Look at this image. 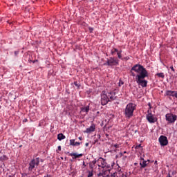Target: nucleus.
Segmentation results:
<instances>
[{
	"label": "nucleus",
	"instance_id": "f03ea898",
	"mask_svg": "<svg viewBox=\"0 0 177 177\" xmlns=\"http://www.w3.org/2000/svg\"><path fill=\"white\" fill-rule=\"evenodd\" d=\"M136 110V104L132 102L129 103L124 109V115L126 118L133 117V112Z\"/></svg>",
	"mask_w": 177,
	"mask_h": 177
},
{
	"label": "nucleus",
	"instance_id": "bb28decb",
	"mask_svg": "<svg viewBox=\"0 0 177 177\" xmlns=\"http://www.w3.org/2000/svg\"><path fill=\"white\" fill-rule=\"evenodd\" d=\"M140 147H142V145H141V144L137 145V146L136 147V149H139V148H140Z\"/></svg>",
	"mask_w": 177,
	"mask_h": 177
},
{
	"label": "nucleus",
	"instance_id": "412c9836",
	"mask_svg": "<svg viewBox=\"0 0 177 177\" xmlns=\"http://www.w3.org/2000/svg\"><path fill=\"white\" fill-rule=\"evenodd\" d=\"M116 52H117V53H118V49L113 48V50H111V53L113 56H114V55L115 54Z\"/></svg>",
	"mask_w": 177,
	"mask_h": 177
},
{
	"label": "nucleus",
	"instance_id": "cd10ccee",
	"mask_svg": "<svg viewBox=\"0 0 177 177\" xmlns=\"http://www.w3.org/2000/svg\"><path fill=\"white\" fill-rule=\"evenodd\" d=\"M98 176H103V177H104L103 172L99 173V174H98Z\"/></svg>",
	"mask_w": 177,
	"mask_h": 177
},
{
	"label": "nucleus",
	"instance_id": "4468645a",
	"mask_svg": "<svg viewBox=\"0 0 177 177\" xmlns=\"http://www.w3.org/2000/svg\"><path fill=\"white\" fill-rule=\"evenodd\" d=\"M150 162V160H144L142 162H140V168H146L147 167V165Z\"/></svg>",
	"mask_w": 177,
	"mask_h": 177
},
{
	"label": "nucleus",
	"instance_id": "e433bc0d",
	"mask_svg": "<svg viewBox=\"0 0 177 177\" xmlns=\"http://www.w3.org/2000/svg\"><path fill=\"white\" fill-rule=\"evenodd\" d=\"M78 139H79L80 140H82V137H79Z\"/></svg>",
	"mask_w": 177,
	"mask_h": 177
},
{
	"label": "nucleus",
	"instance_id": "6ab92c4d",
	"mask_svg": "<svg viewBox=\"0 0 177 177\" xmlns=\"http://www.w3.org/2000/svg\"><path fill=\"white\" fill-rule=\"evenodd\" d=\"M57 139L58 140H63L64 139H66V136H64L63 133H59L57 135Z\"/></svg>",
	"mask_w": 177,
	"mask_h": 177
},
{
	"label": "nucleus",
	"instance_id": "79ce46f5",
	"mask_svg": "<svg viewBox=\"0 0 177 177\" xmlns=\"http://www.w3.org/2000/svg\"><path fill=\"white\" fill-rule=\"evenodd\" d=\"M106 138H109V134H106Z\"/></svg>",
	"mask_w": 177,
	"mask_h": 177
},
{
	"label": "nucleus",
	"instance_id": "c03bdc74",
	"mask_svg": "<svg viewBox=\"0 0 177 177\" xmlns=\"http://www.w3.org/2000/svg\"><path fill=\"white\" fill-rule=\"evenodd\" d=\"M124 153H127V151H124Z\"/></svg>",
	"mask_w": 177,
	"mask_h": 177
},
{
	"label": "nucleus",
	"instance_id": "37998d69",
	"mask_svg": "<svg viewBox=\"0 0 177 177\" xmlns=\"http://www.w3.org/2000/svg\"><path fill=\"white\" fill-rule=\"evenodd\" d=\"M137 132H138V130H136V131H135V133H136Z\"/></svg>",
	"mask_w": 177,
	"mask_h": 177
},
{
	"label": "nucleus",
	"instance_id": "1a4fd4ad",
	"mask_svg": "<svg viewBox=\"0 0 177 177\" xmlns=\"http://www.w3.org/2000/svg\"><path fill=\"white\" fill-rule=\"evenodd\" d=\"M147 120L150 122V124H154L157 121V118H156L154 116H153V114L151 113H149L147 115Z\"/></svg>",
	"mask_w": 177,
	"mask_h": 177
},
{
	"label": "nucleus",
	"instance_id": "473e14b6",
	"mask_svg": "<svg viewBox=\"0 0 177 177\" xmlns=\"http://www.w3.org/2000/svg\"><path fill=\"white\" fill-rule=\"evenodd\" d=\"M85 146H86V147H88L89 146V143L86 142V143L85 144Z\"/></svg>",
	"mask_w": 177,
	"mask_h": 177
},
{
	"label": "nucleus",
	"instance_id": "a878e982",
	"mask_svg": "<svg viewBox=\"0 0 177 177\" xmlns=\"http://www.w3.org/2000/svg\"><path fill=\"white\" fill-rule=\"evenodd\" d=\"M114 147H115V149H118V147H120V145H118V144H115V145H114Z\"/></svg>",
	"mask_w": 177,
	"mask_h": 177
},
{
	"label": "nucleus",
	"instance_id": "a19ab883",
	"mask_svg": "<svg viewBox=\"0 0 177 177\" xmlns=\"http://www.w3.org/2000/svg\"><path fill=\"white\" fill-rule=\"evenodd\" d=\"M134 165H136V166L138 165V162H135Z\"/></svg>",
	"mask_w": 177,
	"mask_h": 177
},
{
	"label": "nucleus",
	"instance_id": "c9c22d12",
	"mask_svg": "<svg viewBox=\"0 0 177 177\" xmlns=\"http://www.w3.org/2000/svg\"><path fill=\"white\" fill-rule=\"evenodd\" d=\"M148 106H149V109H151V104H150V103L148 104Z\"/></svg>",
	"mask_w": 177,
	"mask_h": 177
},
{
	"label": "nucleus",
	"instance_id": "6e6552de",
	"mask_svg": "<svg viewBox=\"0 0 177 177\" xmlns=\"http://www.w3.org/2000/svg\"><path fill=\"white\" fill-rule=\"evenodd\" d=\"M158 140L161 146H167L168 145V138L165 136H160Z\"/></svg>",
	"mask_w": 177,
	"mask_h": 177
},
{
	"label": "nucleus",
	"instance_id": "aec40b11",
	"mask_svg": "<svg viewBox=\"0 0 177 177\" xmlns=\"http://www.w3.org/2000/svg\"><path fill=\"white\" fill-rule=\"evenodd\" d=\"M157 77H159V78H165V75H164V73H160L156 74Z\"/></svg>",
	"mask_w": 177,
	"mask_h": 177
},
{
	"label": "nucleus",
	"instance_id": "c756f323",
	"mask_svg": "<svg viewBox=\"0 0 177 177\" xmlns=\"http://www.w3.org/2000/svg\"><path fill=\"white\" fill-rule=\"evenodd\" d=\"M58 150H59V151H62V147L61 146L58 147Z\"/></svg>",
	"mask_w": 177,
	"mask_h": 177
},
{
	"label": "nucleus",
	"instance_id": "ea45409f",
	"mask_svg": "<svg viewBox=\"0 0 177 177\" xmlns=\"http://www.w3.org/2000/svg\"><path fill=\"white\" fill-rule=\"evenodd\" d=\"M141 160H142V161H145V158H141Z\"/></svg>",
	"mask_w": 177,
	"mask_h": 177
},
{
	"label": "nucleus",
	"instance_id": "4be33fe9",
	"mask_svg": "<svg viewBox=\"0 0 177 177\" xmlns=\"http://www.w3.org/2000/svg\"><path fill=\"white\" fill-rule=\"evenodd\" d=\"M121 53H122V50L118 51L117 55L118 59H122V55H121Z\"/></svg>",
	"mask_w": 177,
	"mask_h": 177
},
{
	"label": "nucleus",
	"instance_id": "dca6fc26",
	"mask_svg": "<svg viewBox=\"0 0 177 177\" xmlns=\"http://www.w3.org/2000/svg\"><path fill=\"white\" fill-rule=\"evenodd\" d=\"M69 156H71V157H73V160L75 158H80V157H82V156H84V154L80 153V154H77L75 153H71L69 154Z\"/></svg>",
	"mask_w": 177,
	"mask_h": 177
},
{
	"label": "nucleus",
	"instance_id": "7c9ffc66",
	"mask_svg": "<svg viewBox=\"0 0 177 177\" xmlns=\"http://www.w3.org/2000/svg\"><path fill=\"white\" fill-rule=\"evenodd\" d=\"M85 167H86V165H85V162L83 161V167H82V168H85Z\"/></svg>",
	"mask_w": 177,
	"mask_h": 177
},
{
	"label": "nucleus",
	"instance_id": "5701e85b",
	"mask_svg": "<svg viewBox=\"0 0 177 177\" xmlns=\"http://www.w3.org/2000/svg\"><path fill=\"white\" fill-rule=\"evenodd\" d=\"M88 176L87 177H93V171L90 170L88 171Z\"/></svg>",
	"mask_w": 177,
	"mask_h": 177
},
{
	"label": "nucleus",
	"instance_id": "a18cd8bd",
	"mask_svg": "<svg viewBox=\"0 0 177 177\" xmlns=\"http://www.w3.org/2000/svg\"><path fill=\"white\" fill-rule=\"evenodd\" d=\"M113 177H115V176H113Z\"/></svg>",
	"mask_w": 177,
	"mask_h": 177
},
{
	"label": "nucleus",
	"instance_id": "b1692460",
	"mask_svg": "<svg viewBox=\"0 0 177 177\" xmlns=\"http://www.w3.org/2000/svg\"><path fill=\"white\" fill-rule=\"evenodd\" d=\"M121 85H124V82H122V80L119 81V86H121Z\"/></svg>",
	"mask_w": 177,
	"mask_h": 177
},
{
	"label": "nucleus",
	"instance_id": "7ed1b4c3",
	"mask_svg": "<svg viewBox=\"0 0 177 177\" xmlns=\"http://www.w3.org/2000/svg\"><path fill=\"white\" fill-rule=\"evenodd\" d=\"M38 165H39V158H36L35 159H32L29 162L28 171H32V169H34V168H37Z\"/></svg>",
	"mask_w": 177,
	"mask_h": 177
},
{
	"label": "nucleus",
	"instance_id": "4c0bfd02",
	"mask_svg": "<svg viewBox=\"0 0 177 177\" xmlns=\"http://www.w3.org/2000/svg\"><path fill=\"white\" fill-rule=\"evenodd\" d=\"M97 138H98V139H100V134H97Z\"/></svg>",
	"mask_w": 177,
	"mask_h": 177
},
{
	"label": "nucleus",
	"instance_id": "9b49d317",
	"mask_svg": "<svg viewBox=\"0 0 177 177\" xmlns=\"http://www.w3.org/2000/svg\"><path fill=\"white\" fill-rule=\"evenodd\" d=\"M106 95H107V96L109 99V102H111L113 100H115V99H116L115 92L111 91V92L108 93Z\"/></svg>",
	"mask_w": 177,
	"mask_h": 177
},
{
	"label": "nucleus",
	"instance_id": "2eb2a0df",
	"mask_svg": "<svg viewBox=\"0 0 177 177\" xmlns=\"http://www.w3.org/2000/svg\"><path fill=\"white\" fill-rule=\"evenodd\" d=\"M95 124H92L89 128H87L86 132L91 133V132H95Z\"/></svg>",
	"mask_w": 177,
	"mask_h": 177
},
{
	"label": "nucleus",
	"instance_id": "f3484780",
	"mask_svg": "<svg viewBox=\"0 0 177 177\" xmlns=\"http://www.w3.org/2000/svg\"><path fill=\"white\" fill-rule=\"evenodd\" d=\"M70 146H80L81 145V142H75V140L72 139L70 140Z\"/></svg>",
	"mask_w": 177,
	"mask_h": 177
},
{
	"label": "nucleus",
	"instance_id": "423d86ee",
	"mask_svg": "<svg viewBox=\"0 0 177 177\" xmlns=\"http://www.w3.org/2000/svg\"><path fill=\"white\" fill-rule=\"evenodd\" d=\"M110 102V99H109V95L106 93V91H102L101 93V104L102 106H106L107 103Z\"/></svg>",
	"mask_w": 177,
	"mask_h": 177
},
{
	"label": "nucleus",
	"instance_id": "c85d7f7f",
	"mask_svg": "<svg viewBox=\"0 0 177 177\" xmlns=\"http://www.w3.org/2000/svg\"><path fill=\"white\" fill-rule=\"evenodd\" d=\"M170 68H171V71H175V68H174V66H171Z\"/></svg>",
	"mask_w": 177,
	"mask_h": 177
},
{
	"label": "nucleus",
	"instance_id": "f8f14e48",
	"mask_svg": "<svg viewBox=\"0 0 177 177\" xmlns=\"http://www.w3.org/2000/svg\"><path fill=\"white\" fill-rule=\"evenodd\" d=\"M97 162V160L96 159H94L93 161L88 163L89 169H91V171H93V169H95V167H96Z\"/></svg>",
	"mask_w": 177,
	"mask_h": 177
},
{
	"label": "nucleus",
	"instance_id": "2f4dec72",
	"mask_svg": "<svg viewBox=\"0 0 177 177\" xmlns=\"http://www.w3.org/2000/svg\"><path fill=\"white\" fill-rule=\"evenodd\" d=\"M15 56H17V55H19V52L18 51H15Z\"/></svg>",
	"mask_w": 177,
	"mask_h": 177
},
{
	"label": "nucleus",
	"instance_id": "a211bd4d",
	"mask_svg": "<svg viewBox=\"0 0 177 177\" xmlns=\"http://www.w3.org/2000/svg\"><path fill=\"white\" fill-rule=\"evenodd\" d=\"M102 174L104 175V177L110 176V169H106V170L102 171Z\"/></svg>",
	"mask_w": 177,
	"mask_h": 177
},
{
	"label": "nucleus",
	"instance_id": "58836bf2",
	"mask_svg": "<svg viewBox=\"0 0 177 177\" xmlns=\"http://www.w3.org/2000/svg\"><path fill=\"white\" fill-rule=\"evenodd\" d=\"M166 177H172V176H171V174H168Z\"/></svg>",
	"mask_w": 177,
	"mask_h": 177
},
{
	"label": "nucleus",
	"instance_id": "9d476101",
	"mask_svg": "<svg viewBox=\"0 0 177 177\" xmlns=\"http://www.w3.org/2000/svg\"><path fill=\"white\" fill-rule=\"evenodd\" d=\"M89 110H91V107L88 104L86 106L81 107L80 108V113H83L84 115H86V114H88V113H89Z\"/></svg>",
	"mask_w": 177,
	"mask_h": 177
},
{
	"label": "nucleus",
	"instance_id": "39448f33",
	"mask_svg": "<svg viewBox=\"0 0 177 177\" xmlns=\"http://www.w3.org/2000/svg\"><path fill=\"white\" fill-rule=\"evenodd\" d=\"M104 66H109L110 67L118 66V60L115 59L114 57H110V59H106V62L104 64Z\"/></svg>",
	"mask_w": 177,
	"mask_h": 177
},
{
	"label": "nucleus",
	"instance_id": "ddd939ff",
	"mask_svg": "<svg viewBox=\"0 0 177 177\" xmlns=\"http://www.w3.org/2000/svg\"><path fill=\"white\" fill-rule=\"evenodd\" d=\"M165 96H172L173 97H176V91H167L165 92Z\"/></svg>",
	"mask_w": 177,
	"mask_h": 177
},
{
	"label": "nucleus",
	"instance_id": "f257e3e1",
	"mask_svg": "<svg viewBox=\"0 0 177 177\" xmlns=\"http://www.w3.org/2000/svg\"><path fill=\"white\" fill-rule=\"evenodd\" d=\"M130 74L131 77H136L137 84H139L142 88L147 86V80L144 79L149 77V73L143 66L140 64L134 65L130 71Z\"/></svg>",
	"mask_w": 177,
	"mask_h": 177
},
{
	"label": "nucleus",
	"instance_id": "0eeeda50",
	"mask_svg": "<svg viewBox=\"0 0 177 177\" xmlns=\"http://www.w3.org/2000/svg\"><path fill=\"white\" fill-rule=\"evenodd\" d=\"M165 118L166 121H167L169 124H174L177 119L176 115H174L172 113L166 114Z\"/></svg>",
	"mask_w": 177,
	"mask_h": 177
},
{
	"label": "nucleus",
	"instance_id": "20e7f679",
	"mask_svg": "<svg viewBox=\"0 0 177 177\" xmlns=\"http://www.w3.org/2000/svg\"><path fill=\"white\" fill-rule=\"evenodd\" d=\"M97 166L100 168H110V165L107 164V162H106V160L104 158L100 157L97 160Z\"/></svg>",
	"mask_w": 177,
	"mask_h": 177
},
{
	"label": "nucleus",
	"instance_id": "f704fd0d",
	"mask_svg": "<svg viewBox=\"0 0 177 177\" xmlns=\"http://www.w3.org/2000/svg\"><path fill=\"white\" fill-rule=\"evenodd\" d=\"M97 142H98L97 139L94 140V143H97Z\"/></svg>",
	"mask_w": 177,
	"mask_h": 177
},
{
	"label": "nucleus",
	"instance_id": "72a5a7b5",
	"mask_svg": "<svg viewBox=\"0 0 177 177\" xmlns=\"http://www.w3.org/2000/svg\"><path fill=\"white\" fill-rule=\"evenodd\" d=\"M74 84H75V86H78V83L77 82H75Z\"/></svg>",
	"mask_w": 177,
	"mask_h": 177
},
{
	"label": "nucleus",
	"instance_id": "393cba45",
	"mask_svg": "<svg viewBox=\"0 0 177 177\" xmlns=\"http://www.w3.org/2000/svg\"><path fill=\"white\" fill-rule=\"evenodd\" d=\"M88 31H89L90 32H93V28L89 27V28H88Z\"/></svg>",
	"mask_w": 177,
	"mask_h": 177
}]
</instances>
